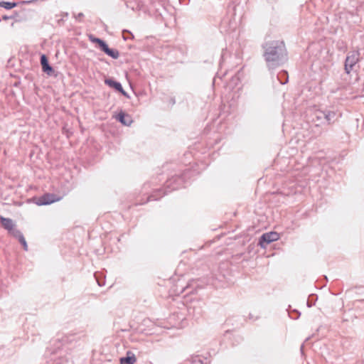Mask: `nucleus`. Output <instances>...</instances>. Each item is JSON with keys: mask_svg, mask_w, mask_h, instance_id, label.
Here are the masks:
<instances>
[{"mask_svg": "<svg viewBox=\"0 0 364 364\" xmlns=\"http://www.w3.org/2000/svg\"><path fill=\"white\" fill-rule=\"evenodd\" d=\"M73 16L77 21L82 22V18H84V14L83 13H79L77 14H73Z\"/></svg>", "mask_w": 364, "mask_h": 364, "instance_id": "nucleus-21", "label": "nucleus"}, {"mask_svg": "<svg viewBox=\"0 0 364 364\" xmlns=\"http://www.w3.org/2000/svg\"><path fill=\"white\" fill-rule=\"evenodd\" d=\"M58 198H56L55 195L52 193H46L37 199L36 203L38 205H50L55 201H58Z\"/></svg>", "mask_w": 364, "mask_h": 364, "instance_id": "nucleus-6", "label": "nucleus"}, {"mask_svg": "<svg viewBox=\"0 0 364 364\" xmlns=\"http://www.w3.org/2000/svg\"><path fill=\"white\" fill-rule=\"evenodd\" d=\"M307 305L309 307H311V305L309 304V302H307Z\"/></svg>", "mask_w": 364, "mask_h": 364, "instance_id": "nucleus-28", "label": "nucleus"}, {"mask_svg": "<svg viewBox=\"0 0 364 364\" xmlns=\"http://www.w3.org/2000/svg\"><path fill=\"white\" fill-rule=\"evenodd\" d=\"M277 79L282 85H285L286 83H287L289 80V75L287 72L286 70H282L277 75Z\"/></svg>", "mask_w": 364, "mask_h": 364, "instance_id": "nucleus-14", "label": "nucleus"}, {"mask_svg": "<svg viewBox=\"0 0 364 364\" xmlns=\"http://www.w3.org/2000/svg\"><path fill=\"white\" fill-rule=\"evenodd\" d=\"M295 311L298 314L297 317H296V318H295V319H296V318H297L301 315V313H299V312H297L296 311Z\"/></svg>", "mask_w": 364, "mask_h": 364, "instance_id": "nucleus-27", "label": "nucleus"}, {"mask_svg": "<svg viewBox=\"0 0 364 364\" xmlns=\"http://www.w3.org/2000/svg\"><path fill=\"white\" fill-rule=\"evenodd\" d=\"M135 362L136 357L131 351H128L125 357L120 358V364H134Z\"/></svg>", "mask_w": 364, "mask_h": 364, "instance_id": "nucleus-12", "label": "nucleus"}, {"mask_svg": "<svg viewBox=\"0 0 364 364\" xmlns=\"http://www.w3.org/2000/svg\"><path fill=\"white\" fill-rule=\"evenodd\" d=\"M359 55L360 53L358 51H353L350 54L347 55L344 65L346 74H350L353 66L358 62Z\"/></svg>", "mask_w": 364, "mask_h": 364, "instance_id": "nucleus-4", "label": "nucleus"}, {"mask_svg": "<svg viewBox=\"0 0 364 364\" xmlns=\"http://www.w3.org/2000/svg\"><path fill=\"white\" fill-rule=\"evenodd\" d=\"M68 15L69 14L68 12H62L60 14H56L55 18H58V16H62L66 20V18L68 17Z\"/></svg>", "mask_w": 364, "mask_h": 364, "instance_id": "nucleus-24", "label": "nucleus"}, {"mask_svg": "<svg viewBox=\"0 0 364 364\" xmlns=\"http://www.w3.org/2000/svg\"><path fill=\"white\" fill-rule=\"evenodd\" d=\"M192 364H210V360L207 358H201L200 355L193 356L191 358Z\"/></svg>", "mask_w": 364, "mask_h": 364, "instance_id": "nucleus-13", "label": "nucleus"}, {"mask_svg": "<svg viewBox=\"0 0 364 364\" xmlns=\"http://www.w3.org/2000/svg\"><path fill=\"white\" fill-rule=\"evenodd\" d=\"M263 57L269 70H274L287 60V51L282 41H270L262 46Z\"/></svg>", "mask_w": 364, "mask_h": 364, "instance_id": "nucleus-1", "label": "nucleus"}, {"mask_svg": "<svg viewBox=\"0 0 364 364\" xmlns=\"http://www.w3.org/2000/svg\"><path fill=\"white\" fill-rule=\"evenodd\" d=\"M188 174V171L184 172L181 176H176L168 179L165 184L166 191H164L162 189L156 190L154 193L149 196L146 201L156 200L163 196L167 194L168 192H171L173 190L178 189L183 186L184 178Z\"/></svg>", "mask_w": 364, "mask_h": 364, "instance_id": "nucleus-3", "label": "nucleus"}, {"mask_svg": "<svg viewBox=\"0 0 364 364\" xmlns=\"http://www.w3.org/2000/svg\"><path fill=\"white\" fill-rule=\"evenodd\" d=\"M15 238H16L18 241L21 240L24 236L23 233L17 229H13L11 231L9 232Z\"/></svg>", "mask_w": 364, "mask_h": 364, "instance_id": "nucleus-19", "label": "nucleus"}, {"mask_svg": "<svg viewBox=\"0 0 364 364\" xmlns=\"http://www.w3.org/2000/svg\"><path fill=\"white\" fill-rule=\"evenodd\" d=\"M122 37L124 41H127L129 39H133L134 35L130 31L127 30H124Z\"/></svg>", "mask_w": 364, "mask_h": 364, "instance_id": "nucleus-20", "label": "nucleus"}, {"mask_svg": "<svg viewBox=\"0 0 364 364\" xmlns=\"http://www.w3.org/2000/svg\"><path fill=\"white\" fill-rule=\"evenodd\" d=\"M97 283H98V285H99V286L102 287V286L105 285V283H104V282H103V283H101L99 280H97Z\"/></svg>", "mask_w": 364, "mask_h": 364, "instance_id": "nucleus-25", "label": "nucleus"}, {"mask_svg": "<svg viewBox=\"0 0 364 364\" xmlns=\"http://www.w3.org/2000/svg\"><path fill=\"white\" fill-rule=\"evenodd\" d=\"M336 116V113L334 112L326 111L325 112V118L324 121L326 122L328 124H331V119Z\"/></svg>", "mask_w": 364, "mask_h": 364, "instance_id": "nucleus-17", "label": "nucleus"}, {"mask_svg": "<svg viewBox=\"0 0 364 364\" xmlns=\"http://www.w3.org/2000/svg\"><path fill=\"white\" fill-rule=\"evenodd\" d=\"M65 21V19L62 16L56 18V22L58 26H63Z\"/></svg>", "mask_w": 364, "mask_h": 364, "instance_id": "nucleus-22", "label": "nucleus"}, {"mask_svg": "<svg viewBox=\"0 0 364 364\" xmlns=\"http://www.w3.org/2000/svg\"><path fill=\"white\" fill-rule=\"evenodd\" d=\"M314 118H313V121L314 122H318V123H323L324 122V118H325V112L324 111H316L315 113H314Z\"/></svg>", "mask_w": 364, "mask_h": 364, "instance_id": "nucleus-15", "label": "nucleus"}, {"mask_svg": "<svg viewBox=\"0 0 364 364\" xmlns=\"http://www.w3.org/2000/svg\"><path fill=\"white\" fill-rule=\"evenodd\" d=\"M279 239V235L276 232H269L264 233L259 240V245L262 248H266L267 245L272 242Z\"/></svg>", "mask_w": 364, "mask_h": 364, "instance_id": "nucleus-5", "label": "nucleus"}, {"mask_svg": "<svg viewBox=\"0 0 364 364\" xmlns=\"http://www.w3.org/2000/svg\"><path fill=\"white\" fill-rule=\"evenodd\" d=\"M0 223L1 226L9 232L14 229V224L13 220L10 218L0 216Z\"/></svg>", "mask_w": 364, "mask_h": 364, "instance_id": "nucleus-11", "label": "nucleus"}, {"mask_svg": "<svg viewBox=\"0 0 364 364\" xmlns=\"http://www.w3.org/2000/svg\"><path fill=\"white\" fill-rule=\"evenodd\" d=\"M76 341L74 334L64 335L58 338L54 343L55 348L53 353L57 354V356L53 358V364H65L71 360L70 353L68 352L70 350L68 345Z\"/></svg>", "mask_w": 364, "mask_h": 364, "instance_id": "nucleus-2", "label": "nucleus"}, {"mask_svg": "<svg viewBox=\"0 0 364 364\" xmlns=\"http://www.w3.org/2000/svg\"><path fill=\"white\" fill-rule=\"evenodd\" d=\"M89 38L92 42L96 43L99 46V48L100 49L102 48V46H104V44L106 43L105 41L99 38L94 37L92 36H90Z\"/></svg>", "mask_w": 364, "mask_h": 364, "instance_id": "nucleus-18", "label": "nucleus"}, {"mask_svg": "<svg viewBox=\"0 0 364 364\" xmlns=\"http://www.w3.org/2000/svg\"><path fill=\"white\" fill-rule=\"evenodd\" d=\"M105 85H108L110 87L114 88L115 90L120 92L122 95L125 97H128L127 92L123 89L121 83L119 82L115 81L112 78H107L105 80Z\"/></svg>", "mask_w": 364, "mask_h": 364, "instance_id": "nucleus-7", "label": "nucleus"}, {"mask_svg": "<svg viewBox=\"0 0 364 364\" xmlns=\"http://www.w3.org/2000/svg\"><path fill=\"white\" fill-rule=\"evenodd\" d=\"M19 242L23 245V249L25 250H28L27 242H26V239H25L24 237L23 238H21V240H19Z\"/></svg>", "mask_w": 364, "mask_h": 364, "instance_id": "nucleus-23", "label": "nucleus"}, {"mask_svg": "<svg viewBox=\"0 0 364 364\" xmlns=\"http://www.w3.org/2000/svg\"><path fill=\"white\" fill-rule=\"evenodd\" d=\"M117 119L125 126H129L132 123L131 117L123 112H120L117 115Z\"/></svg>", "mask_w": 364, "mask_h": 364, "instance_id": "nucleus-10", "label": "nucleus"}, {"mask_svg": "<svg viewBox=\"0 0 364 364\" xmlns=\"http://www.w3.org/2000/svg\"><path fill=\"white\" fill-rule=\"evenodd\" d=\"M33 1H24L23 3H26V4H30Z\"/></svg>", "mask_w": 364, "mask_h": 364, "instance_id": "nucleus-26", "label": "nucleus"}, {"mask_svg": "<svg viewBox=\"0 0 364 364\" xmlns=\"http://www.w3.org/2000/svg\"><path fill=\"white\" fill-rule=\"evenodd\" d=\"M42 70L48 75H51L54 72L53 67L49 64L48 59L45 54L41 55L40 59Z\"/></svg>", "mask_w": 364, "mask_h": 364, "instance_id": "nucleus-8", "label": "nucleus"}, {"mask_svg": "<svg viewBox=\"0 0 364 364\" xmlns=\"http://www.w3.org/2000/svg\"><path fill=\"white\" fill-rule=\"evenodd\" d=\"M100 50L113 59H117L119 56V52L117 49L109 48L107 43L102 46Z\"/></svg>", "mask_w": 364, "mask_h": 364, "instance_id": "nucleus-9", "label": "nucleus"}, {"mask_svg": "<svg viewBox=\"0 0 364 364\" xmlns=\"http://www.w3.org/2000/svg\"><path fill=\"white\" fill-rule=\"evenodd\" d=\"M18 5L16 2H9L5 1H0V7L6 9L7 10L11 9Z\"/></svg>", "mask_w": 364, "mask_h": 364, "instance_id": "nucleus-16", "label": "nucleus"}]
</instances>
